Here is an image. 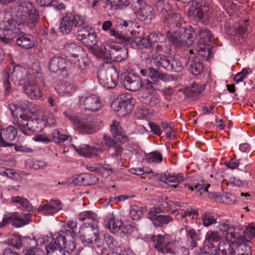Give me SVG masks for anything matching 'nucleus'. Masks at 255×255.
<instances>
[{"label":"nucleus","mask_w":255,"mask_h":255,"mask_svg":"<svg viewBox=\"0 0 255 255\" xmlns=\"http://www.w3.org/2000/svg\"><path fill=\"white\" fill-rule=\"evenodd\" d=\"M163 130L165 132L166 137L169 139H174L175 132L171 127L167 124H162Z\"/></svg>","instance_id":"obj_59"},{"label":"nucleus","mask_w":255,"mask_h":255,"mask_svg":"<svg viewBox=\"0 0 255 255\" xmlns=\"http://www.w3.org/2000/svg\"><path fill=\"white\" fill-rule=\"evenodd\" d=\"M217 228L223 233H226L225 238L227 240L234 239L236 237V235L233 232L234 230L232 225L225 223H219Z\"/></svg>","instance_id":"obj_41"},{"label":"nucleus","mask_w":255,"mask_h":255,"mask_svg":"<svg viewBox=\"0 0 255 255\" xmlns=\"http://www.w3.org/2000/svg\"><path fill=\"white\" fill-rule=\"evenodd\" d=\"M197 53L195 57L198 58L199 59H202V61L204 60L208 61L211 57L212 51L210 48L206 46L205 44H201L199 48L196 50Z\"/></svg>","instance_id":"obj_39"},{"label":"nucleus","mask_w":255,"mask_h":255,"mask_svg":"<svg viewBox=\"0 0 255 255\" xmlns=\"http://www.w3.org/2000/svg\"><path fill=\"white\" fill-rule=\"evenodd\" d=\"M11 202L15 206L21 210L28 212L33 211V206L26 198L20 196H15L11 198Z\"/></svg>","instance_id":"obj_32"},{"label":"nucleus","mask_w":255,"mask_h":255,"mask_svg":"<svg viewBox=\"0 0 255 255\" xmlns=\"http://www.w3.org/2000/svg\"><path fill=\"white\" fill-rule=\"evenodd\" d=\"M21 2L16 6L15 21L19 25L22 24L32 28L38 21L39 11L35 8L32 2L27 0Z\"/></svg>","instance_id":"obj_6"},{"label":"nucleus","mask_w":255,"mask_h":255,"mask_svg":"<svg viewBox=\"0 0 255 255\" xmlns=\"http://www.w3.org/2000/svg\"><path fill=\"white\" fill-rule=\"evenodd\" d=\"M61 203L59 200H51L50 203L41 204L37 210L45 215H53L62 209Z\"/></svg>","instance_id":"obj_27"},{"label":"nucleus","mask_w":255,"mask_h":255,"mask_svg":"<svg viewBox=\"0 0 255 255\" xmlns=\"http://www.w3.org/2000/svg\"><path fill=\"white\" fill-rule=\"evenodd\" d=\"M172 220V218L169 215H161L158 216H156L152 221L155 226L160 227L168 224Z\"/></svg>","instance_id":"obj_45"},{"label":"nucleus","mask_w":255,"mask_h":255,"mask_svg":"<svg viewBox=\"0 0 255 255\" xmlns=\"http://www.w3.org/2000/svg\"><path fill=\"white\" fill-rule=\"evenodd\" d=\"M246 239H252L255 238V227L251 226H246L243 232Z\"/></svg>","instance_id":"obj_57"},{"label":"nucleus","mask_w":255,"mask_h":255,"mask_svg":"<svg viewBox=\"0 0 255 255\" xmlns=\"http://www.w3.org/2000/svg\"><path fill=\"white\" fill-rule=\"evenodd\" d=\"M23 252L25 255H44L43 250L38 247L24 249Z\"/></svg>","instance_id":"obj_56"},{"label":"nucleus","mask_w":255,"mask_h":255,"mask_svg":"<svg viewBox=\"0 0 255 255\" xmlns=\"http://www.w3.org/2000/svg\"><path fill=\"white\" fill-rule=\"evenodd\" d=\"M3 175L10 179L16 180H18L20 177L19 174L15 170L11 168L7 169L5 171H4Z\"/></svg>","instance_id":"obj_63"},{"label":"nucleus","mask_w":255,"mask_h":255,"mask_svg":"<svg viewBox=\"0 0 255 255\" xmlns=\"http://www.w3.org/2000/svg\"><path fill=\"white\" fill-rule=\"evenodd\" d=\"M113 46V43H109L104 46H98L94 50V54L98 58L103 59L108 63L109 59H111L112 55L114 54V51L112 50V49H114Z\"/></svg>","instance_id":"obj_26"},{"label":"nucleus","mask_w":255,"mask_h":255,"mask_svg":"<svg viewBox=\"0 0 255 255\" xmlns=\"http://www.w3.org/2000/svg\"><path fill=\"white\" fill-rule=\"evenodd\" d=\"M208 197L211 199L222 200L223 202L228 204H231L235 202L234 197L228 193L221 194L216 192H210L208 193Z\"/></svg>","instance_id":"obj_37"},{"label":"nucleus","mask_w":255,"mask_h":255,"mask_svg":"<svg viewBox=\"0 0 255 255\" xmlns=\"http://www.w3.org/2000/svg\"><path fill=\"white\" fill-rule=\"evenodd\" d=\"M233 243L236 246L235 250L236 255H251L252 250L250 246L248 244L250 240L246 239L245 236L240 235L234 239Z\"/></svg>","instance_id":"obj_19"},{"label":"nucleus","mask_w":255,"mask_h":255,"mask_svg":"<svg viewBox=\"0 0 255 255\" xmlns=\"http://www.w3.org/2000/svg\"><path fill=\"white\" fill-rule=\"evenodd\" d=\"M85 21L84 16L80 14L65 13L60 22L59 32L65 35L70 34L77 27L85 24Z\"/></svg>","instance_id":"obj_10"},{"label":"nucleus","mask_w":255,"mask_h":255,"mask_svg":"<svg viewBox=\"0 0 255 255\" xmlns=\"http://www.w3.org/2000/svg\"><path fill=\"white\" fill-rule=\"evenodd\" d=\"M156 42L152 49L155 48L158 52H162L164 53H168L170 52V48L167 42L166 41H160V37L157 35Z\"/></svg>","instance_id":"obj_47"},{"label":"nucleus","mask_w":255,"mask_h":255,"mask_svg":"<svg viewBox=\"0 0 255 255\" xmlns=\"http://www.w3.org/2000/svg\"><path fill=\"white\" fill-rule=\"evenodd\" d=\"M145 157L146 160L148 163H160L163 159V157L161 153L157 151L146 154Z\"/></svg>","instance_id":"obj_49"},{"label":"nucleus","mask_w":255,"mask_h":255,"mask_svg":"<svg viewBox=\"0 0 255 255\" xmlns=\"http://www.w3.org/2000/svg\"><path fill=\"white\" fill-rule=\"evenodd\" d=\"M64 49L68 56H71L74 58H77L80 54V53L82 52V47L77 45L74 43L66 44Z\"/></svg>","instance_id":"obj_42"},{"label":"nucleus","mask_w":255,"mask_h":255,"mask_svg":"<svg viewBox=\"0 0 255 255\" xmlns=\"http://www.w3.org/2000/svg\"><path fill=\"white\" fill-rule=\"evenodd\" d=\"M210 186L209 184L204 185L203 184L197 183L188 186V189L191 191H194L196 193L201 195L204 192H208V188Z\"/></svg>","instance_id":"obj_53"},{"label":"nucleus","mask_w":255,"mask_h":255,"mask_svg":"<svg viewBox=\"0 0 255 255\" xmlns=\"http://www.w3.org/2000/svg\"><path fill=\"white\" fill-rule=\"evenodd\" d=\"M193 52V50H190V55L186 63V67L190 73L194 75H199L202 73L203 70V62L202 59L195 57Z\"/></svg>","instance_id":"obj_18"},{"label":"nucleus","mask_w":255,"mask_h":255,"mask_svg":"<svg viewBox=\"0 0 255 255\" xmlns=\"http://www.w3.org/2000/svg\"><path fill=\"white\" fill-rule=\"evenodd\" d=\"M79 238L85 246H93L94 240L97 235H99L98 225H83L79 231Z\"/></svg>","instance_id":"obj_15"},{"label":"nucleus","mask_w":255,"mask_h":255,"mask_svg":"<svg viewBox=\"0 0 255 255\" xmlns=\"http://www.w3.org/2000/svg\"><path fill=\"white\" fill-rule=\"evenodd\" d=\"M0 30L4 36H0L1 41L4 44H10L16 39L17 45L23 49H29L34 46L33 37L30 34L20 33V28L12 21H2L0 23Z\"/></svg>","instance_id":"obj_2"},{"label":"nucleus","mask_w":255,"mask_h":255,"mask_svg":"<svg viewBox=\"0 0 255 255\" xmlns=\"http://www.w3.org/2000/svg\"><path fill=\"white\" fill-rule=\"evenodd\" d=\"M71 146L80 155L89 158L97 156L104 151L100 146H90L88 144H83L79 147L74 144Z\"/></svg>","instance_id":"obj_21"},{"label":"nucleus","mask_w":255,"mask_h":255,"mask_svg":"<svg viewBox=\"0 0 255 255\" xmlns=\"http://www.w3.org/2000/svg\"><path fill=\"white\" fill-rule=\"evenodd\" d=\"M77 229V222L68 220L63 224L61 230L57 235L75 237Z\"/></svg>","instance_id":"obj_30"},{"label":"nucleus","mask_w":255,"mask_h":255,"mask_svg":"<svg viewBox=\"0 0 255 255\" xmlns=\"http://www.w3.org/2000/svg\"><path fill=\"white\" fill-rule=\"evenodd\" d=\"M70 62L61 57H54L49 62V68L53 73H59L64 76H67Z\"/></svg>","instance_id":"obj_17"},{"label":"nucleus","mask_w":255,"mask_h":255,"mask_svg":"<svg viewBox=\"0 0 255 255\" xmlns=\"http://www.w3.org/2000/svg\"><path fill=\"white\" fill-rule=\"evenodd\" d=\"M112 47L113 48L114 47V49H112V50L114 51V54L112 55L111 59H109V60H112L115 62H119L127 58L128 52L126 49H118L114 44Z\"/></svg>","instance_id":"obj_44"},{"label":"nucleus","mask_w":255,"mask_h":255,"mask_svg":"<svg viewBox=\"0 0 255 255\" xmlns=\"http://www.w3.org/2000/svg\"><path fill=\"white\" fill-rule=\"evenodd\" d=\"M165 76V74H160L159 72L152 68H149L148 71V77H149L151 79L156 81L158 78L163 79L164 77Z\"/></svg>","instance_id":"obj_60"},{"label":"nucleus","mask_w":255,"mask_h":255,"mask_svg":"<svg viewBox=\"0 0 255 255\" xmlns=\"http://www.w3.org/2000/svg\"><path fill=\"white\" fill-rule=\"evenodd\" d=\"M70 137L72 138L70 135L61 134L58 129H54L52 132V140L56 143L64 142Z\"/></svg>","instance_id":"obj_52"},{"label":"nucleus","mask_w":255,"mask_h":255,"mask_svg":"<svg viewBox=\"0 0 255 255\" xmlns=\"http://www.w3.org/2000/svg\"><path fill=\"white\" fill-rule=\"evenodd\" d=\"M203 225L205 227H208L212 225L217 223V220L213 214L206 212L202 216Z\"/></svg>","instance_id":"obj_50"},{"label":"nucleus","mask_w":255,"mask_h":255,"mask_svg":"<svg viewBox=\"0 0 255 255\" xmlns=\"http://www.w3.org/2000/svg\"><path fill=\"white\" fill-rule=\"evenodd\" d=\"M122 84L126 89L134 92L139 90L143 85L140 76L135 74H128L126 75Z\"/></svg>","instance_id":"obj_20"},{"label":"nucleus","mask_w":255,"mask_h":255,"mask_svg":"<svg viewBox=\"0 0 255 255\" xmlns=\"http://www.w3.org/2000/svg\"><path fill=\"white\" fill-rule=\"evenodd\" d=\"M31 103L28 101L23 100L20 101L19 105L11 104L9 106L11 115L13 117H18L16 123H14L17 128L24 135H30L32 132L35 130L36 126L37 124L36 120L28 118L24 115L25 111Z\"/></svg>","instance_id":"obj_3"},{"label":"nucleus","mask_w":255,"mask_h":255,"mask_svg":"<svg viewBox=\"0 0 255 255\" xmlns=\"http://www.w3.org/2000/svg\"><path fill=\"white\" fill-rule=\"evenodd\" d=\"M111 131L113 137L120 143H124L128 140V136L122 130L119 122L114 121L111 126Z\"/></svg>","instance_id":"obj_29"},{"label":"nucleus","mask_w":255,"mask_h":255,"mask_svg":"<svg viewBox=\"0 0 255 255\" xmlns=\"http://www.w3.org/2000/svg\"><path fill=\"white\" fill-rule=\"evenodd\" d=\"M135 100L129 95L122 94L112 104L111 107L120 116H126L134 109Z\"/></svg>","instance_id":"obj_12"},{"label":"nucleus","mask_w":255,"mask_h":255,"mask_svg":"<svg viewBox=\"0 0 255 255\" xmlns=\"http://www.w3.org/2000/svg\"><path fill=\"white\" fill-rule=\"evenodd\" d=\"M55 238L47 240L48 244L45 246L47 255H65V252H73L76 247L75 237L56 235Z\"/></svg>","instance_id":"obj_5"},{"label":"nucleus","mask_w":255,"mask_h":255,"mask_svg":"<svg viewBox=\"0 0 255 255\" xmlns=\"http://www.w3.org/2000/svg\"><path fill=\"white\" fill-rule=\"evenodd\" d=\"M82 42L87 46L92 47L96 45L97 42L96 33L92 29L90 30L88 36L85 38H81Z\"/></svg>","instance_id":"obj_46"},{"label":"nucleus","mask_w":255,"mask_h":255,"mask_svg":"<svg viewBox=\"0 0 255 255\" xmlns=\"http://www.w3.org/2000/svg\"><path fill=\"white\" fill-rule=\"evenodd\" d=\"M131 8L137 19L140 21L150 22L155 18L153 7L143 0H135L131 4Z\"/></svg>","instance_id":"obj_11"},{"label":"nucleus","mask_w":255,"mask_h":255,"mask_svg":"<svg viewBox=\"0 0 255 255\" xmlns=\"http://www.w3.org/2000/svg\"><path fill=\"white\" fill-rule=\"evenodd\" d=\"M104 141L107 147L109 153L112 157L119 158L121 157L123 148L120 143L116 142L111 137L105 136Z\"/></svg>","instance_id":"obj_22"},{"label":"nucleus","mask_w":255,"mask_h":255,"mask_svg":"<svg viewBox=\"0 0 255 255\" xmlns=\"http://www.w3.org/2000/svg\"><path fill=\"white\" fill-rule=\"evenodd\" d=\"M144 208L141 206L134 205L131 206L129 215L133 220H138L142 216Z\"/></svg>","instance_id":"obj_48"},{"label":"nucleus","mask_w":255,"mask_h":255,"mask_svg":"<svg viewBox=\"0 0 255 255\" xmlns=\"http://www.w3.org/2000/svg\"><path fill=\"white\" fill-rule=\"evenodd\" d=\"M139 98L143 104L151 107L156 106L160 102L159 96L156 94L144 93Z\"/></svg>","instance_id":"obj_36"},{"label":"nucleus","mask_w":255,"mask_h":255,"mask_svg":"<svg viewBox=\"0 0 255 255\" xmlns=\"http://www.w3.org/2000/svg\"><path fill=\"white\" fill-rule=\"evenodd\" d=\"M97 75L99 82L103 87L108 89H113L116 86L119 74L115 68L101 69L98 71Z\"/></svg>","instance_id":"obj_13"},{"label":"nucleus","mask_w":255,"mask_h":255,"mask_svg":"<svg viewBox=\"0 0 255 255\" xmlns=\"http://www.w3.org/2000/svg\"><path fill=\"white\" fill-rule=\"evenodd\" d=\"M77 27L78 28L77 31V37L78 39L81 41H82L81 38H85L86 36H88V33L90 32V30H92L91 27L85 26L84 24Z\"/></svg>","instance_id":"obj_54"},{"label":"nucleus","mask_w":255,"mask_h":255,"mask_svg":"<svg viewBox=\"0 0 255 255\" xmlns=\"http://www.w3.org/2000/svg\"><path fill=\"white\" fill-rule=\"evenodd\" d=\"M160 180L162 182L176 184L171 185V186L176 188L179 183L184 180V178L181 174L171 175L170 173H163L160 175Z\"/></svg>","instance_id":"obj_35"},{"label":"nucleus","mask_w":255,"mask_h":255,"mask_svg":"<svg viewBox=\"0 0 255 255\" xmlns=\"http://www.w3.org/2000/svg\"><path fill=\"white\" fill-rule=\"evenodd\" d=\"M151 240L153 242L154 247L162 254H174L175 243L173 242L171 236L168 234L157 235L153 236ZM189 249L184 247H180L175 253V255H189Z\"/></svg>","instance_id":"obj_7"},{"label":"nucleus","mask_w":255,"mask_h":255,"mask_svg":"<svg viewBox=\"0 0 255 255\" xmlns=\"http://www.w3.org/2000/svg\"><path fill=\"white\" fill-rule=\"evenodd\" d=\"M59 90L61 91L59 92L60 94L63 96L66 95L69 96L74 91V90L73 89L72 86L70 85L67 86L61 85L59 87Z\"/></svg>","instance_id":"obj_62"},{"label":"nucleus","mask_w":255,"mask_h":255,"mask_svg":"<svg viewBox=\"0 0 255 255\" xmlns=\"http://www.w3.org/2000/svg\"><path fill=\"white\" fill-rule=\"evenodd\" d=\"M188 15L192 22L207 24L211 17L209 7L205 2L201 0L193 1L188 11Z\"/></svg>","instance_id":"obj_8"},{"label":"nucleus","mask_w":255,"mask_h":255,"mask_svg":"<svg viewBox=\"0 0 255 255\" xmlns=\"http://www.w3.org/2000/svg\"><path fill=\"white\" fill-rule=\"evenodd\" d=\"M78 218L81 221H86L84 225H98V218L95 213L91 211H85L80 213L78 215Z\"/></svg>","instance_id":"obj_31"},{"label":"nucleus","mask_w":255,"mask_h":255,"mask_svg":"<svg viewBox=\"0 0 255 255\" xmlns=\"http://www.w3.org/2000/svg\"><path fill=\"white\" fill-rule=\"evenodd\" d=\"M86 185H94L99 182V179L94 174L91 173H85Z\"/></svg>","instance_id":"obj_58"},{"label":"nucleus","mask_w":255,"mask_h":255,"mask_svg":"<svg viewBox=\"0 0 255 255\" xmlns=\"http://www.w3.org/2000/svg\"><path fill=\"white\" fill-rule=\"evenodd\" d=\"M151 62L159 68H163L168 71L179 72L183 69L181 61L177 58L159 54L155 52L151 57Z\"/></svg>","instance_id":"obj_9"},{"label":"nucleus","mask_w":255,"mask_h":255,"mask_svg":"<svg viewBox=\"0 0 255 255\" xmlns=\"http://www.w3.org/2000/svg\"><path fill=\"white\" fill-rule=\"evenodd\" d=\"M92 121V117L88 114H79L77 116L75 124H76L79 127L82 128L85 130V132L89 133V131L86 130V128L90 126V123Z\"/></svg>","instance_id":"obj_40"},{"label":"nucleus","mask_w":255,"mask_h":255,"mask_svg":"<svg viewBox=\"0 0 255 255\" xmlns=\"http://www.w3.org/2000/svg\"><path fill=\"white\" fill-rule=\"evenodd\" d=\"M25 73V69L23 67L19 65L14 66L11 75L12 80L14 82H18L19 85L22 84V81L24 80L23 76Z\"/></svg>","instance_id":"obj_43"},{"label":"nucleus","mask_w":255,"mask_h":255,"mask_svg":"<svg viewBox=\"0 0 255 255\" xmlns=\"http://www.w3.org/2000/svg\"><path fill=\"white\" fill-rule=\"evenodd\" d=\"M2 137V133L0 131V146L2 147H8L12 146V143L8 142L15 139L17 135V129L14 127L10 126L3 130Z\"/></svg>","instance_id":"obj_23"},{"label":"nucleus","mask_w":255,"mask_h":255,"mask_svg":"<svg viewBox=\"0 0 255 255\" xmlns=\"http://www.w3.org/2000/svg\"><path fill=\"white\" fill-rule=\"evenodd\" d=\"M187 241L189 244V247L192 250L198 246L197 242L200 240V237L194 229H186Z\"/></svg>","instance_id":"obj_38"},{"label":"nucleus","mask_w":255,"mask_h":255,"mask_svg":"<svg viewBox=\"0 0 255 255\" xmlns=\"http://www.w3.org/2000/svg\"><path fill=\"white\" fill-rule=\"evenodd\" d=\"M105 224L111 232L116 233L121 229L123 223L122 220L116 218L112 213L106 217Z\"/></svg>","instance_id":"obj_28"},{"label":"nucleus","mask_w":255,"mask_h":255,"mask_svg":"<svg viewBox=\"0 0 255 255\" xmlns=\"http://www.w3.org/2000/svg\"><path fill=\"white\" fill-rule=\"evenodd\" d=\"M85 174L75 175L69 179V183L75 185H82L86 186Z\"/></svg>","instance_id":"obj_55"},{"label":"nucleus","mask_w":255,"mask_h":255,"mask_svg":"<svg viewBox=\"0 0 255 255\" xmlns=\"http://www.w3.org/2000/svg\"><path fill=\"white\" fill-rule=\"evenodd\" d=\"M249 30L250 27L248 21L247 20H245L243 24L240 25L237 28H236L235 32L239 33L240 35H243L249 31Z\"/></svg>","instance_id":"obj_61"},{"label":"nucleus","mask_w":255,"mask_h":255,"mask_svg":"<svg viewBox=\"0 0 255 255\" xmlns=\"http://www.w3.org/2000/svg\"><path fill=\"white\" fill-rule=\"evenodd\" d=\"M111 36L115 37L118 43L128 45L134 43L139 49H152L156 42L157 34H150L147 37H130L126 33L119 32L114 29L110 30Z\"/></svg>","instance_id":"obj_4"},{"label":"nucleus","mask_w":255,"mask_h":255,"mask_svg":"<svg viewBox=\"0 0 255 255\" xmlns=\"http://www.w3.org/2000/svg\"><path fill=\"white\" fill-rule=\"evenodd\" d=\"M31 215L29 213L20 216L18 213H8L4 215L2 221L0 222V228L5 226L10 222L13 226L21 227L28 224L31 221Z\"/></svg>","instance_id":"obj_14"},{"label":"nucleus","mask_w":255,"mask_h":255,"mask_svg":"<svg viewBox=\"0 0 255 255\" xmlns=\"http://www.w3.org/2000/svg\"><path fill=\"white\" fill-rule=\"evenodd\" d=\"M79 103L86 111L97 112L102 108L100 99L95 95H84L79 97Z\"/></svg>","instance_id":"obj_16"},{"label":"nucleus","mask_w":255,"mask_h":255,"mask_svg":"<svg viewBox=\"0 0 255 255\" xmlns=\"http://www.w3.org/2000/svg\"><path fill=\"white\" fill-rule=\"evenodd\" d=\"M156 11L162 16L164 25L171 29L174 32L170 34V31L167 32L169 41L178 45L188 46L193 40V29L190 26L189 29L185 27V22L179 14L174 13L171 9V6L167 1H160L156 4Z\"/></svg>","instance_id":"obj_1"},{"label":"nucleus","mask_w":255,"mask_h":255,"mask_svg":"<svg viewBox=\"0 0 255 255\" xmlns=\"http://www.w3.org/2000/svg\"><path fill=\"white\" fill-rule=\"evenodd\" d=\"M220 239L221 236L218 232L210 230L206 234L204 246H209L212 248H215L216 251L218 249V246L215 245L214 243H218Z\"/></svg>","instance_id":"obj_34"},{"label":"nucleus","mask_w":255,"mask_h":255,"mask_svg":"<svg viewBox=\"0 0 255 255\" xmlns=\"http://www.w3.org/2000/svg\"><path fill=\"white\" fill-rule=\"evenodd\" d=\"M192 28L194 30L192 32V36L194 39L190 46L193 44L196 37H199L204 44L210 42L212 40L213 35L211 31L206 27L200 28L197 24H194V27H192Z\"/></svg>","instance_id":"obj_24"},{"label":"nucleus","mask_w":255,"mask_h":255,"mask_svg":"<svg viewBox=\"0 0 255 255\" xmlns=\"http://www.w3.org/2000/svg\"><path fill=\"white\" fill-rule=\"evenodd\" d=\"M216 251L215 248H211L210 246H204V248L201 250L196 255H212Z\"/></svg>","instance_id":"obj_64"},{"label":"nucleus","mask_w":255,"mask_h":255,"mask_svg":"<svg viewBox=\"0 0 255 255\" xmlns=\"http://www.w3.org/2000/svg\"><path fill=\"white\" fill-rule=\"evenodd\" d=\"M29 240L28 239L21 238L19 236H14L9 241V244L16 249H20L24 242H28Z\"/></svg>","instance_id":"obj_51"},{"label":"nucleus","mask_w":255,"mask_h":255,"mask_svg":"<svg viewBox=\"0 0 255 255\" xmlns=\"http://www.w3.org/2000/svg\"><path fill=\"white\" fill-rule=\"evenodd\" d=\"M204 90V87L199 86L196 83H193L190 86L184 89V93L189 99H196Z\"/></svg>","instance_id":"obj_33"},{"label":"nucleus","mask_w":255,"mask_h":255,"mask_svg":"<svg viewBox=\"0 0 255 255\" xmlns=\"http://www.w3.org/2000/svg\"><path fill=\"white\" fill-rule=\"evenodd\" d=\"M23 90L30 99L33 100L40 98L43 95L40 88L33 81H26L23 87Z\"/></svg>","instance_id":"obj_25"}]
</instances>
